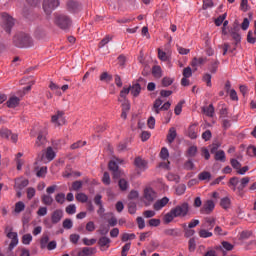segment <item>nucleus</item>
<instances>
[{
	"label": "nucleus",
	"instance_id": "obj_1",
	"mask_svg": "<svg viewBox=\"0 0 256 256\" xmlns=\"http://www.w3.org/2000/svg\"><path fill=\"white\" fill-rule=\"evenodd\" d=\"M249 181H251V178L249 177H243L239 178L237 176H234L230 178L228 182V187H230L231 190H233L237 195H243V191L247 185H249Z\"/></svg>",
	"mask_w": 256,
	"mask_h": 256
},
{
	"label": "nucleus",
	"instance_id": "obj_2",
	"mask_svg": "<svg viewBox=\"0 0 256 256\" xmlns=\"http://www.w3.org/2000/svg\"><path fill=\"white\" fill-rule=\"evenodd\" d=\"M249 181H251V178L249 177H243L239 178L237 176H234L230 178L228 182V187H230L231 190H233L237 195H243V191L247 185H249Z\"/></svg>",
	"mask_w": 256,
	"mask_h": 256
},
{
	"label": "nucleus",
	"instance_id": "obj_3",
	"mask_svg": "<svg viewBox=\"0 0 256 256\" xmlns=\"http://www.w3.org/2000/svg\"><path fill=\"white\" fill-rule=\"evenodd\" d=\"M13 43L16 47L23 49L25 47H31L33 45V39L28 34L20 32L14 36Z\"/></svg>",
	"mask_w": 256,
	"mask_h": 256
},
{
	"label": "nucleus",
	"instance_id": "obj_4",
	"mask_svg": "<svg viewBox=\"0 0 256 256\" xmlns=\"http://www.w3.org/2000/svg\"><path fill=\"white\" fill-rule=\"evenodd\" d=\"M59 5H61L59 0H43L42 9L45 15L49 16L55 9H57V7H59Z\"/></svg>",
	"mask_w": 256,
	"mask_h": 256
},
{
	"label": "nucleus",
	"instance_id": "obj_5",
	"mask_svg": "<svg viewBox=\"0 0 256 256\" xmlns=\"http://www.w3.org/2000/svg\"><path fill=\"white\" fill-rule=\"evenodd\" d=\"M55 24L60 28V29H69L71 27V18L67 15L63 14H56L55 15Z\"/></svg>",
	"mask_w": 256,
	"mask_h": 256
},
{
	"label": "nucleus",
	"instance_id": "obj_6",
	"mask_svg": "<svg viewBox=\"0 0 256 256\" xmlns=\"http://www.w3.org/2000/svg\"><path fill=\"white\" fill-rule=\"evenodd\" d=\"M173 214L176 217H187L189 214V204L188 203H182L174 208H172Z\"/></svg>",
	"mask_w": 256,
	"mask_h": 256
},
{
	"label": "nucleus",
	"instance_id": "obj_7",
	"mask_svg": "<svg viewBox=\"0 0 256 256\" xmlns=\"http://www.w3.org/2000/svg\"><path fill=\"white\" fill-rule=\"evenodd\" d=\"M2 18H3L2 28L8 34L11 33V29H13V25H15V21L13 20V17L9 16V14L7 13H3Z\"/></svg>",
	"mask_w": 256,
	"mask_h": 256
},
{
	"label": "nucleus",
	"instance_id": "obj_8",
	"mask_svg": "<svg viewBox=\"0 0 256 256\" xmlns=\"http://www.w3.org/2000/svg\"><path fill=\"white\" fill-rule=\"evenodd\" d=\"M157 199V194L155 193V190L153 188H146L144 190V203L146 207H149Z\"/></svg>",
	"mask_w": 256,
	"mask_h": 256
},
{
	"label": "nucleus",
	"instance_id": "obj_9",
	"mask_svg": "<svg viewBox=\"0 0 256 256\" xmlns=\"http://www.w3.org/2000/svg\"><path fill=\"white\" fill-rule=\"evenodd\" d=\"M0 137L2 139H7L8 141H11L12 143H17L19 136L13 132H11V130L7 129V128H2L0 130Z\"/></svg>",
	"mask_w": 256,
	"mask_h": 256
},
{
	"label": "nucleus",
	"instance_id": "obj_10",
	"mask_svg": "<svg viewBox=\"0 0 256 256\" xmlns=\"http://www.w3.org/2000/svg\"><path fill=\"white\" fill-rule=\"evenodd\" d=\"M5 233H7L8 239H11V243L9 245V249H13L17 247V243H19V238L16 232H13V228L7 226L5 229Z\"/></svg>",
	"mask_w": 256,
	"mask_h": 256
},
{
	"label": "nucleus",
	"instance_id": "obj_11",
	"mask_svg": "<svg viewBox=\"0 0 256 256\" xmlns=\"http://www.w3.org/2000/svg\"><path fill=\"white\" fill-rule=\"evenodd\" d=\"M117 163H121V160H111L108 164V169L112 171L114 179H119V177H121V170H119V165Z\"/></svg>",
	"mask_w": 256,
	"mask_h": 256
},
{
	"label": "nucleus",
	"instance_id": "obj_12",
	"mask_svg": "<svg viewBox=\"0 0 256 256\" xmlns=\"http://www.w3.org/2000/svg\"><path fill=\"white\" fill-rule=\"evenodd\" d=\"M51 121L55 127H61V125H65V112L57 111V113L52 116Z\"/></svg>",
	"mask_w": 256,
	"mask_h": 256
},
{
	"label": "nucleus",
	"instance_id": "obj_13",
	"mask_svg": "<svg viewBox=\"0 0 256 256\" xmlns=\"http://www.w3.org/2000/svg\"><path fill=\"white\" fill-rule=\"evenodd\" d=\"M160 158L163 159V161L160 163V167H163L164 169H169V165H171V162H169V150L165 147H163L160 151Z\"/></svg>",
	"mask_w": 256,
	"mask_h": 256
},
{
	"label": "nucleus",
	"instance_id": "obj_14",
	"mask_svg": "<svg viewBox=\"0 0 256 256\" xmlns=\"http://www.w3.org/2000/svg\"><path fill=\"white\" fill-rule=\"evenodd\" d=\"M213 209H215V202H213V200H207L203 204V207L201 208L200 212L203 215H209L212 213Z\"/></svg>",
	"mask_w": 256,
	"mask_h": 256
},
{
	"label": "nucleus",
	"instance_id": "obj_15",
	"mask_svg": "<svg viewBox=\"0 0 256 256\" xmlns=\"http://www.w3.org/2000/svg\"><path fill=\"white\" fill-rule=\"evenodd\" d=\"M215 223L216 219L214 217H205L202 222V229L212 231L213 227H215Z\"/></svg>",
	"mask_w": 256,
	"mask_h": 256
},
{
	"label": "nucleus",
	"instance_id": "obj_16",
	"mask_svg": "<svg viewBox=\"0 0 256 256\" xmlns=\"http://www.w3.org/2000/svg\"><path fill=\"white\" fill-rule=\"evenodd\" d=\"M45 135V131L39 132L35 142V147H40L41 149H44V147L47 145V138L45 137Z\"/></svg>",
	"mask_w": 256,
	"mask_h": 256
},
{
	"label": "nucleus",
	"instance_id": "obj_17",
	"mask_svg": "<svg viewBox=\"0 0 256 256\" xmlns=\"http://www.w3.org/2000/svg\"><path fill=\"white\" fill-rule=\"evenodd\" d=\"M63 219V211L61 209H56L51 214V222L53 225H57Z\"/></svg>",
	"mask_w": 256,
	"mask_h": 256
},
{
	"label": "nucleus",
	"instance_id": "obj_18",
	"mask_svg": "<svg viewBox=\"0 0 256 256\" xmlns=\"http://www.w3.org/2000/svg\"><path fill=\"white\" fill-rule=\"evenodd\" d=\"M163 235L166 237H181V230L179 228H166Z\"/></svg>",
	"mask_w": 256,
	"mask_h": 256
},
{
	"label": "nucleus",
	"instance_id": "obj_19",
	"mask_svg": "<svg viewBox=\"0 0 256 256\" xmlns=\"http://www.w3.org/2000/svg\"><path fill=\"white\" fill-rule=\"evenodd\" d=\"M27 185H29V180L25 178H17L15 180L14 188L18 189V191H22V189H25V187H27Z\"/></svg>",
	"mask_w": 256,
	"mask_h": 256
},
{
	"label": "nucleus",
	"instance_id": "obj_20",
	"mask_svg": "<svg viewBox=\"0 0 256 256\" xmlns=\"http://www.w3.org/2000/svg\"><path fill=\"white\" fill-rule=\"evenodd\" d=\"M167 203H169V198L164 197L160 200H157L155 202V204L153 205L155 211H161V209H163V207H165V205H167Z\"/></svg>",
	"mask_w": 256,
	"mask_h": 256
},
{
	"label": "nucleus",
	"instance_id": "obj_21",
	"mask_svg": "<svg viewBox=\"0 0 256 256\" xmlns=\"http://www.w3.org/2000/svg\"><path fill=\"white\" fill-rule=\"evenodd\" d=\"M97 249L91 247H84L80 252H78V256H91L95 255Z\"/></svg>",
	"mask_w": 256,
	"mask_h": 256
},
{
	"label": "nucleus",
	"instance_id": "obj_22",
	"mask_svg": "<svg viewBox=\"0 0 256 256\" xmlns=\"http://www.w3.org/2000/svg\"><path fill=\"white\" fill-rule=\"evenodd\" d=\"M202 113H204L206 117H213L215 115V107H213V104H210L209 106H203Z\"/></svg>",
	"mask_w": 256,
	"mask_h": 256
},
{
	"label": "nucleus",
	"instance_id": "obj_23",
	"mask_svg": "<svg viewBox=\"0 0 256 256\" xmlns=\"http://www.w3.org/2000/svg\"><path fill=\"white\" fill-rule=\"evenodd\" d=\"M20 101L21 100L19 99V97L12 96L11 98H9L6 104H7V107H9V109H15V107L19 105Z\"/></svg>",
	"mask_w": 256,
	"mask_h": 256
},
{
	"label": "nucleus",
	"instance_id": "obj_24",
	"mask_svg": "<svg viewBox=\"0 0 256 256\" xmlns=\"http://www.w3.org/2000/svg\"><path fill=\"white\" fill-rule=\"evenodd\" d=\"M130 93L134 97H139V95L141 94V84L135 83L132 86H130Z\"/></svg>",
	"mask_w": 256,
	"mask_h": 256
},
{
	"label": "nucleus",
	"instance_id": "obj_25",
	"mask_svg": "<svg viewBox=\"0 0 256 256\" xmlns=\"http://www.w3.org/2000/svg\"><path fill=\"white\" fill-rule=\"evenodd\" d=\"M177 218L171 209L168 213H166L163 217V222L165 225H169V223H173V219Z\"/></svg>",
	"mask_w": 256,
	"mask_h": 256
},
{
	"label": "nucleus",
	"instance_id": "obj_26",
	"mask_svg": "<svg viewBox=\"0 0 256 256\" xmlns=\"http://www.w3.org/2000/svg\"><path fill=\"white\" fill-rule=\"evenodd\" d=\"M176 137H177V130L175 129V127L170 128L168 135H167V142L169 144L173 143V141H175Z\"/></svg>",
	"mask_w": 256,
	"mask_h": 256
},
{
	"label": "nucleus",
	"instance_id": "obj_27",
	"mask_svg": "<svg viewBox=\"0 0 256 256\" xmlns=\"http://www.w3.org/2000/svg\"><path fill=\"white\" fill-rule=\"evenodd\" d=\"M56 155H57V154H56L55 151L53 150V147L49 146V147L46 149L45 158L47 159V161H53V159H55Z\"/></svg>",
	"mask_w": 256,
	"mask_h": 256
},
{
	"label": "nucleus",
	"instance_id": "obj_28",
	"mask_svg": "<svg viewBox=\"0 0 256 256\" xmlns=\"http://www.w3.org/2000/svg\"><path fill=\"white\" fill-rule=\"evenodd\" d=\"M98 245L100 247H107V249H109V245H111V239H109L107 236H102L98 240Z\"/></svg>",
	"mask_w": 256,
	"mask_h": 256
},
{
	"label": "nucleus",
	"instance_id": "obj_29",
	"mask_svg": "<svg viewBox=\"0 0 256 256\" xmlns=\"http://www.w3.org/2000/svg\"><path fill=\"white\" fill-rule=\"evenodd\" d=\"M214 159L215 161H221V163H225V161L227 160L225 156V151L223 150L216 151L214 155Z\"/></svg>",
	"mask_w": 256,
	"mask_h": 256
},
{
	"label": "nucleus",
	"instance_id": "obj_30",
	"mask_svg": "<svg viewBox=\"0 0 256 256\" xmlns=\"http://www.w3.org/2000/svg\"><path fill=\"white\" fill-rule=\"evenodd\" d=\"M163 105V100L160 98L156 99L152 108V111L156 113V115H159L161 113V106Z\"/></svg>",
	"mask_w": 256,
	"mask_h": 256
},
{
	"label": "nucleus",
	"instance_id": "obj_31",
	"mask_svg": "<svg viewBox=\"0 0 256 256\" xmlns=\"http://www.w3.org/2000/svg\"><path fill=\"white\" fill-rule=\"evenodd\" d=\"M188 136L190 139H197V125L192 124L188 128Z\"/></svg>",
	"mask_w": 256,
	"mask_h": 256
},
{
	"label": "nucleus",
	"instance_id": "obj_32",
	"mask_svg": "<svg viewBox=\"0 0 256 256\" xmlns=\"http://www.w3.org/2000/svg\"><path fill=\"white\" fill-rule=\"evenodd\" d=\"M43 205L51 206L53 205V197L49 194H44L41 197Z\"/></svg>",
	"mask_w": 256,
	"mask_h": 256
},
{
	"label": "nucleus",
	"instance_id": "obj_33",
	"mask_svg": "<svg viewBox=\"0 0 256 256\" xmlns=\"http://www.w3.org/2000/svg\"><path fill=\"white\" fill-rule=\"evenodd\" d=\"M134 165L138 167V169H145L147 167V162L141 157H137L134 161Z\"/></svg>",
	"mask_w": 256,
	"mask_h": 256
},
{
	"label": "nucleus",
	"instance_id": "obj_34",
	"mask_svg": "<svg viewBox=\"0 0 256 256\" xmlns=\"http://www.w3.org/2000/svg\"><path fill=\"white\" fill-rule=\"evenodd\" d=\"M198 235H199V237H201V239H209V237H211L213 235V232H209V230L202 228L198 232Z\"/></svg>",
	"mask_w": 256,
	"mask_h": 256
},
{
	"label": "nucleus",
	"instance_id": "obj_35",
	"mask_svg": "<svg viewBox=\"0 0 256 256\" xmlns=\"http://www.w3.org/2000/svg\"><path fill=\"white\" fill-rule=\"evenodd\" d=\"M118 186L121 191H127V189H129V182L126 179L122 178L119 180Z\"/></svg>",
	"mask_w": 256,
	"mask_h": 256
},
{
	"label": "nucleus",
	"instance_id": "obj_36",
	"mask_svg": "<svg viewBox=\"0 0 256 256\" xmlns=\"http://www.w3.org/2000/svg\"><path fill=\"white\" fill-rule=\"evenodd\" d=\"M220 205L222 209H229V207H231V199L229 197L222 198Z\"/></svg>",
	"mask_w": 256,
	"mask_h": 256
},
{
	"label": "nucleus",
	"instance_id": "obj_37",
	"mask_svg": "<svg viewBox=\"0 0 256 256\" xmlns=\"http://www.w3.org/2000/svg\"><path fill=\"white\" fill-rule=\"evenodd\" d=\"M49 245V235L43 234L40 240V247L41 249H45Z\"/></svg>",
	"mask_w": 256,
	"mask_h": 256
},
{
	"label": "nucleus",
	"instance_id": "obj_38",
	"mask_svg": "<svg viewBox=\"0 0 256 256\" xmlns=\"http://www.w3.org/2000/svg\"><path fill=\"white\" fill-rule=\"evenodd\" d=\"M67 7L70 11H77L79 9V2L70 0L67 2Z\"/></svg>",
	"mask_w": 256,
	"mask_h": 256
},
{
	"label": "nucleus",
	"instance_id": "obj_39",
	"mask_svg": "<svg viewBox=\"0 0 256 256\" xmlns=\"http://www.w3.org/2000/svg\"><path fill=\"white\" fill-rule=\"evenodd\" d=\"M198 179L200 181H209L211 179V173L207 171H203L198 175Z\"/></svg>",
	"mask_w": 256,
	"mask_h": 256
},
{
	"label": "nucleus",
	"instance_id": "obj_40",
	"mask_svg": "<svg viewBox=\"0 0 256 256\" xmlns=\"http://www.w3.org/2000/svg\"><path fill=\"white\" fill-rule=\"evenodd\" d=\"M225 19H227V13H224V14L220 15L217 19H215L214 23H215L216 27H221V25H223V22L225 21Z\"/></svg>",
	"mask_w": 256,
	"mask_h": 256
},
{
	"label": "nucleus",
	"instance_id": "obj_41",
	"mask_svg": "<svg viewBox=\"0 0 256 256\" xmlns=\"http://www.w3.org/2000/svg\"><path fill=\"white\" fill-rule=\"evenodd\" d=\"M68 215H75L77 213V206L75 204H70L65 209Z\"/></svg>",
	"mask_w": 256,
	"mask_h": 256
},
{
	"label": "nucleus",
	"instance_id": "obj_42",
	"mask_svg": "<svg viewBox=\"0 0 256 256\" xmlns=\"http://www.w3.org/2000/svg\"><path fill=\"white\" fill-rule=\"evenodd\" d=\"M76 199L80 202V203H87V201H89V197L85 194V193H78L76 195Z\"/></svg>",
	"mask_w": 256,
	"mask_h": 256
},
{
	"label": "nucleus",
	"instance_id": "obj_43",
	"mask_svg": "<svg viewBox=\"0 0 256 256\" xmlns=\"http://www.w3.org/2000/svg\"><path fill=\"white\" fill-rule=\"evenodd\" d=\"M62 227L64 229H73V220L66 218L62 223Z\"/></svg>",
	"mask_w": 256,
	"mask_h": 256
},
{
	"label": "nucleus",
	"instance_id": "obj_44",
	"mask_svg": "<svg viewBox=\"0 0 256 256\" xmlns=\"http://www.w3.org/2000/svg\"><path fill=\"white\" fill-rule=\"evenodd\" d=\"M32 241H33V236L31 234H25L22 237L23 245H30Z\"/></svg>",
	"mask_w": 256,
	"mask_h": 256
},
{
	"label": "nucleus",
	"instance_id": "obj_45",
	"mask_svg": "<svg viewBox=\"0 0 256 256\" xmlns=\"http://www.w3.org/2000/svg\"><path fill=\"white\" fill-rule=\"evenodd\" d=\"M188 249H189L190 253H193V251H195V249H197V243L195 242V238H191L188 241Z\"/></svg>",
	"mask_w": 256,
	"mask_h": 256
},
{
	"label": "nucleus",
	"instance_id": "obj_46",
	"mask_svg": "<svg viewBox=\"0 0 256 256\" xmlns=\"http://www.w3.org/2000/svg\"><path fill=\"white\" fill-rule=\"evenodd\" d=\"M113 80V76L109 75L107 72H103L100 75V81H105L106 83H109V81Z\"/></svg>",
	"mask_w": 256,
	"mask_h": 256
},
{
	"label": "nucleus",
	"instance_id": "obj_47",
	"mask_svg": "<svg viewBox=\"0 0 256 256\" xmlns=\"http://www.w3.org/2000/svg\"><path fill=\"white\" fill-rule=\"evenodd\" d=\"M82 243L84 245H86L87 247H91V245H95V243H97V239H95V238H92V239L83 238Z\"/></svg>",
	"mask_w": 256,
	"mask_h": 256
},
{
	"label": "nucleus",
	"instance_id": "obj_48",
	"mask_svg": "<svg viewBox=\"0 0 256 256\" xmlns=\"http://www.w3.org/2000/svg\"><path fill=\"white\" fill-rule=\"evenodd\" d=\"M186 155L187 157H195L197 155V146H190Z\"/></svg>",
	"mask_w": 256,
	"mask_h": 256
},
{
	"label": "nucleus",
	"instance_id": "obj_49",
	"mask_svg": "<svg viewBox=\"0 0 256 256\" xmlns=\"http://www.w3.org/2000/svg\"><path fill=\"white\" fill-rule=\"evenodd\" d=\"M21 211H25V203L19 201L15 204V213H21Z\"/></svg>",
	"mask_w": 256,
	"mask_h": 256
},
{
	"label": "nucleus",
	"instance_id": "obj_50",
	"mask_svg": "<svg viewBox=\"0 0 256 256\" xmlns=\"http://www.w3.org/2000/svg\"><path fill=\"white\" fill-rule=\"evenodd\" d=\"M55 201H56V203L63 205V203H65V193H58L55 196Z\"/></svg>",
	"mask_w": 256,
	"mask_h": 256
},
{
	"label": "nucleus",
	"instance_id": "obj_51",
	"mask_svg": "<svg viewBox=\"0 0 256 256\" xmlns=\"http://www.w3.org/2000/svg\"><path fill=\"white\" fill-rule=\"evenodd\" d=\"M217 69H219V60H215L211 63L209 71L210 73H217Z\"/></svg>",
	"mask_w": 256,
	"mask_h": 256
},
{
	"label": "nucleus",
	"instance_id": "obj_52",
	"mask_svg": "<svg viewBox=\"0 0 256 256\" xmlns=\"http://www.w3.org/2000/svg\"><path fill=\"white\" fill-rule=\"evenodd\" d=\"M83 187V181H74L72 183V191H79Z\"/></svg>",
	"mask_w": 256,
	"mask_h": 256
},
{
	"label": "nucleus",
	"instance_id": "obj_53",
	"mask_svg": "<svg viewBox=\"0 0 256 256\" xmlns=\"http://www.w3.org/2000/svg\"><path fill=\"white\" fill-rule=\"evenodd\" d=\"M49 87L51 91H55L56 95H61V88L59 87V85L55 84L54 82H50Z\"/></svg>",
	"mask_w": 256,
	"mask_h": 256
},
{
	"label": "nucleus",
	"instance_id": "obj_54",
	"mask_svg": "<svg viewBox=\"0 0 256 256\" xmlns=\"http://www.w3.org/2000/svg\"><path fill=\"white\" fill-rule=\"evenodd\" d=\"M102 183H104V185H111V176H109V172H104Z\"/></svg>",
	"mask_w": 256,
	"mask_h": 256
},
{
	"label": "nucleus",
	"instance_id": "obj_55",
	"mask_svg": "<svg viewBox=\"0 0 256 256\" xmlns=\"http://www.w3.org/2000/svg\"><path fill=\"white\" fill-rule=\"evenodd\" d=\"M247 155H249V157H256V146L254 145L248 146Z\"/></svg>",
	"mask_w": 256,
	"mask_h": 256
},
{
	"label": "nucleus",
	"instance_id": "obj_56",
	"mask_svg": "<svg viewBox=\"0 0 256 256\" xmlns=\"http://www.w3.org/2000/svg\"><path fill=\"white\" fill-rule=\"evenodd\" d=\"M167 179H168V181H174L175 183H179L180 177L177 174L168 173Z\"/></svg>",
	"mask_w": 256,
	"mask_h": 256
},
{
	"label": "nucleus",
	"instance_id": "obj_57",
	"mask_svg": "<svg viewBox=\"0 0 256 256\" xmlns=\"http://www.w3.org/2000/svg\"><path fill=\"white\" fill-rule=\"evenodd\" d=\"M130 249H131V242H128L122 247L121 256H127V253H129Z\"/></svg>",
	"mask_w": 256,
	"mask_h": 256
},
{
	"label": "nucleus",
	"instance_id": "obj_58",
	"mask_svg": "<svg viewBox=\"0 0 256 256\" xmlns=\"http://www.w3.org/2000/svg\"><path fill=\"white\" fill-rule=\"evenodd\" d=\"M158 58L160 61H169V56H167V53L163 52L161 49H158Z\"/></svg>",
	"mask_w": 256,
	"mask_h": 256
},
{
	"label": "nucleus",
	"instance_id": "obj_59",
	"mask_svg": "<svg viewBox=\"0 0 256 256\" xmlns=\"http://www.w3.org/2000/svg\"><path fill=\"white\" fill-rule=\"evenodd\" d=\"M135 234H129V233H124L123 235H122V241L125 243V242H127V241H131V240H133V239H135Z\"/></svg>",
	"mask_w": 256,
	"mask_h": 256
},
{
	"label": "nucleus",
	"instance_id": "obj_60",
	"mask_svg": "<svg viewBox=\"0 0 256 256\" xmlns=\"http://www.w3.org/2000/svg\"><path fill=\"white\" fill-rule=\"evenodd\" d=\"M230 164L232 165V167H233V169H236V171L238 170V169H241V162H239L237 159H235V158H232L231 160H230Z\"/></svg>",
	"mask_w": 256,
	"mask_h": 256
},
{
	"label": "nucleus",
	"instance_id": "obj_61",
	"mask_svg": "<svg viewBox=\"0 0 256 256\" xmlns=\"http://www.w3.org/2000/svg\"><path fill=\"white\" fill-rule=\"evenodd\" d=\"M152 75H154V77H161V66H154L152 68Z\"/></svg>",
	"mask_w": 256,
	"mask_h": 256
},
{
	"label": "nucleus",
	"instance_id": "obj_62",
	"mask_svg": "<svg viewBox=\"0 0 256 256\" xmlns=\"http://www.w3.org/2000/svg\"><path fill=\"white\" fill-rule=\"evenodd\" d=\"M214 233H215V235H221L223 237H225V235H227V231L221 229V226H216L214 228Z\"/></svg>",
	"mask_w": 256,
	"mask_h": 256
},
{
	"label": "nucleus",
	"instance_id": "obj_63",
	"mask_svg": "<svg viewBox=\"0 0 256 256\" xmlns=\"http://www.w3.org/2000/svg\"><path fill=\"white\" fill-rule=\"evenodd\" d=\"M186 190H187V187L185 186V184H180L176 188V193L177 195H183V193H185Z\"/></svg>",
	"mask_w": 256,
	"mask_h": 256
},
{
	"label": "nucleus",
	"instance_id": "obj_64",
	"mask_svg": "<svg viewBox=\"0 0 256 256\" xmlns=\"http://www.w3.org/2000/svg\"><path fill=\"white\" fill-rule=\"evenodd\" d=\"M169 85H173V79H171L169 77H164L162 79V86L163 87H169Z\"/></svg>",
	"mask_w": 256,
	"mask_h": 256
}]
</instances>
